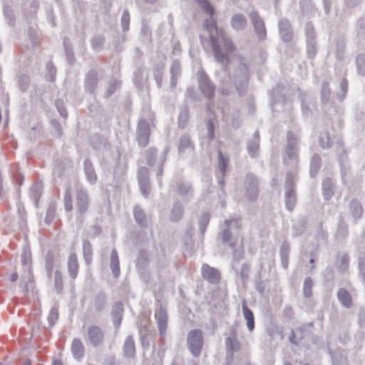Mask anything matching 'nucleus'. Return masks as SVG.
I'll return each mask as SVG.
<instances>
[{"instance_id":"nucleus-1","label":"nucleus","mask_w":365,"mask_h":365,"mask_svg":"<svg viewBox=\"0 0 365 365\" xmlns=\"http://www.w3.org/2000/svg\"><path fill=\"white\" fill-rule=\"evenodd\" d=\"M200 6L210 15V18L204 21L205 29L209 33V39H202L204 48L210 46L216 61L224 66L230 63V56L235 50L231 39L225 32L217 27L213 19L214 9L207 0H195Z\"/></svg>"},{"instance_id":"nucleus-2","label":"nucleus","mask_w":365,"mask_h":365,"mask_svg":"<svg viewBox=\"0 0 365 365\" xmlns=\"http://www.w3.org/2000/svg\"><path fill=\"white\" fill-rule=\"evenodd\" d=\"M21 264L24 267V273L21 279V287L26 293L34 288V277L31 270V253L29 249L25 247L21 255Z\"/></svg>"},{"instance_id":"nucleus-3","label":"nucleus","mask_w":365,"mask_h":365,"mask_svg":"<svg viewBox=\"0 0 365 365\" xmlns=\"http://www.w3.org/2000/svg\"><path fill=\"white\" fill-rule=\"evenodd\" d=\"M187 343L192 354L195 357L199 356L203 344L202 331L200 329L190 331L187 335Z\"/></svg>"},{"instance_id":"nucleus-4","label":"nucleus","mask_w":365,"mask_h":365,"mask_svg":"<svg viewBox=\"0 0 365 365\" xmlns=\"http://www.w3.org/2000/svg\"><path fill=\"white\" fill-rule=\"evenodd\" d=\"M294 175L287 173L286 178L285 202L287 210L292 211L295 207L297 196L294 190Z\"/></svg>"},{"instance_id":"nucleus-5","label":"nucleus","mask_w":365,"mask_h":365,"mask_svg":"<svg viewBox=\"0 0 365 365\" xmlns=\"http://www.w3.org/2000/svg\"><path fill=\"white\" fill-rule=\"evenodd\" d=\"M297 138L294 134L288 133L287 145L285 149L284 161L288 165H294L297 162Z\"/></svg>"},{"instance_id":"nucleus-6","label":"nucleus","mask_w":365,"mask_h":365,"mask_svg":"<svg viewBox=\"0 0 365 365\" xmlns=\"http://www.w3.org/2000/svg\"><path fill=\"white\" fill-rule=\"evenodd\" d=\"M237 61L239 62V67L235 71V83L236 84V88L238 90L239 93L242 95V90L238 87L237 81L239 79L242 81V88L244 89L247 84L249 70L247 62L245 59L238 58Z\"/></svg>"},{"instance_id":"nucleus-7","label":"nucleus","mask_w":365,"mask_h":365,"mask_svg":"<svg viewBox=\"0 0 365 365\" xmlns=\"http://www.w3.org/2000/svg\"><path fill=\"white\" fill-rule=\"evenodd\" d=\"M197 81L201 91L208 98H210L214 96L215 86L208 78L205 71L200 68L197 71Z\"/></svg>"},{"instance_id":"nucleus-8","label":"nucleus","mask_w":365,"mask_h":365,"mask_svg":"<svg viewBox=\"0 0 365 365\" xmlns=\"http://www.w3.org/2000/svg\"><path fill=\"white\" fill-rule=\"evenodd\" d=\"M250 18L258 38L260 40L264 39L267 32L264 21L255 11L250 13Z\"/></svg>"},{"instance_id":"nucleus-9","label":"nucleus","mask_w":365,"mask_h":365,"mask_svg":"<svg viewBox=\"0 0 365 365\" xmlns=\"http://www.w3.org/2000/svg\"><path fill=\"white\" fill-rule=\"evenodd\" d=\"M168 152L166 149L163 153L155 160L156 150L155 148H149L148 150V163L150 166L156 165L157 175L161 176L163 175V165L165 160V155Z\"/></svg>"},{"instance_id":"nucleus-10","label":"nucleus","mask_w":365,"mask_h":365,"mask_svg":"<svg viewBox=\"0 0 365 365\" xmlns=\"http://www.w3.org/2000/svg\"><path fill=\"white\" fill-rule=\"evenodd\" d=\"M150 135V128L148 122L145 120H141L138 123L137 140L142 146H146L149 142Z\"/></svg>"},{"instance_id":"nucleus-11","label":"nucleus","mask_w":365,"mask_h":365,"mask_svg":"<svg viewBox=\"0 0 365 365\" xmlns=\"http://www.w3.org/2000/svg\"><path fill=\"white\" fill-rule=\"evenodd\" d=\"M246 197L255 201L258 197L257 180L253 175H248L245 180Z\"/></svg>"},{"instance_id":"nucleus-12","label":"nucleus","mask_w":365,"mask_h":365,"mask_svg":"<svg viewBox=\"0 0 365 365\" xmlns=\"http://www.w3.org/2000/svg\"><path fill=\"white\" fill-rule=\"evenodd\" d=\"M76 200L78 212L85 213L90 203L87 191L81 187H78L76 191Z\"/></svg>"},{"instance_id":"nucleus-13","label":"nucleus","mask_w":365,"mask_h":365,"mask_svg":"<svg viewBox=\"0 0 365 365\" xmlns=\"http://www.w3.org/2000/svg\"><path fill=\"white\" fill-rule=\"evenodd\" d=\"M138 182L141 193L148 197L150 192L149 172L148 168L141 167L138 170Z\"/></svg>"},{"instance_id":"nucleus-14","label":"nucleus","mask_w":365,"mask_h":365,"mask_svg":"<svg viewBox=\"0 0 365 365\" xmlns=\"http://www.w3.org/2000/svg\"><path fill=\"white\" fill-rule=\"evenodd\" d=\"M155 317L157 321L159 334L161 336L165 335L168 326V314L166 310L163 307H160L155 311Z\"/></svg>"},{"instance_id":"nucleus-15","label":"nucleus","mask_w":365,"mask_h":365,"mask_svg":"<svg viewBox=\"0 0 365 365\" xmlns=\"http://www.w3.org/2000/svg\"><path fill=\"white\" fill-rule=\"evenodd\" d=\"M87 336L90 343L93 346L100 345L103 339V334L101 329L98 327L93 326L88 328Z\"/></svg>"},{"instance_id":"nucleus-16","label":"nucleus","mask_w":365,"mask_h":365,"mask_svg":"<svg viewBox=\"0 0 365 365\" xmlns=\"http://www.w3.org/2000/svg\"><path fill=\"white\" fill-rule=\"evenodd\" d=\"M225 226L222 232V240L224 244H228L232 237V231L239 227V223L236 220H227L225 221Z\"/></svg>"},{"instance_id":"nucleus-17","label":"nucleus","mask_w":365,"mask_h":365,"mask_svg":"<svg viewBox=\"0 0 365 365\" xmlns=\"http://www.w3.org/2000/svg\"><path fill=\"white\" fill-rule=\"evenodd\" d=\"M178 152L181 155H192L193 153L194 145L188 136L184 135L180 138Z\"/></svg>"},{"instance_id":"nucleus-18","label":"nucleus","mask_w":365,"mask_h":365,"mask_svg":"<svg viewBox=\"0 0 365 365\" xmlns=\"http://www.w3.org/2000/svg\"><path fill=\"white\" fill-rule=\"evenodd\" d=\"M202 274L205 279L211 283H217L220 279L219 272L206 264L202 267Z\"/></svg>"},{"instance_id":"nucleus-19","label":"nucleus","mask_w":365,"mask_h":365,"mask_svg":"<svg viewBox=\"0 0 365 365\" xmlns=\"http://www.w3.org/2000/svg\"><path fill=\"white\" fill-rule=\"evenodd\" d=\"M278 26L282 39L286 42L290 41L292 38V31L290 28L289 22L286 19H281L279 21Z\"/></svg>"},{"instance_id":"nucleus-20","label":"nucleus","mask_w":365,"mask_h":365,"mask_svg":"<svg viewBox=\"0 0 365 365\" xmlns=\"http://www.w3.org/2000/svg\"><path fill=\"white\" fill-rule=\"evenodd\" d=\"M173 188L182 197L189 199L192 196V188H191V185H190V183L188 182L178 180L173 185Z\"/></svg>"},{"instance_id":"nucleus-21","label":"nucleus","mask_w":365,"mask_h":365,"mask_svg":"<svg viewBox=\"0 0 365 365\" xmlns=\"http://www.w3.org/2000/svg\"><path fill=\"white\" fill-rule=\"evenodd\" d=\"M230 24L232 28L237 31L244 30L247 24L246 17L239 13L232 15Z\"/></svg>"},{"instance_id":"nucleus-22","label":"nucleus","mask_w":365,"mask_h":365,"mask_svg":"<svg viewBox=\"0 0 365 365\" xmlns=\"http://www.w3.org/2000/svg\"><path fill=\"white\" fill-rule=\"evenodd\" d=\"M242 309L244 318L247 321V327L250 331H252L255 328V318L252 312L247 307V302L243 300L242 302Z\"/></svg>"},{"instance_id":"nucleus-23","label":"nucleus","mask_w":365,"mask_h":365,"mask_svg":"<svg viewBox=\"0 0 365 365\" xmlns=\"http://www.w3.org/2000/svg\"><path fill=\"white\" fill-rule=\"evenodd\" d=\"M123 313V307L122 303L116 302L112 309L113 320L115 326L118 327L120 325Z\"/></svg>"},{"instance_id":"nucleus-24","label":"nucleus","mask_w":365,"mask_h":365,"mask_svg":"<svg viewBox=\"0 0 365 365\" xmlns=\"http://www.w3.org/2000/svg\"><path fill=\"white\" fill-rule=\"evenodd\" d=\"M170 86L175 88L177 84V78L180 74L181 68L178 61H174L170 68Z\"/></svg>"},{"instance_id":"nucleus-25","label":"nucleus","mask_w":365,"mask_h":365,"mask_svg":"<svg viewBox=\"0 0 365 365\" xmlns=\"http://www.w3.org/2000/svg\"><path fill=\"white\" fill-rule=\"evenodd\" d=\"M84 171L87 180L91 184L96 183L97 181V177L93 166L89 160H86L84 161Z\"/></svg>"},{"instance_id":"nucleus-26","label":"nucleus","mask_w":365,"mask_h":365,"mask_svg":"<svg viewBox=\"0 0 365 365\" xmlns=\"http://www.w3.org/2000/svg\"><path fill=\"white\" fill-rule=\"evenodd\" d=\"M259 135L257 131L254 134L253 139L247 143V150L251 157L257 155L259 150Z\"/></svg>"},{"instance_id":"nucleus-27","label":"nucleus","mask_w":365,"mask_h":365,"mask_svg":"<svg viewBox=\"0 0 365 365\" xmlns=\"http://www.w3.org/2000/svg\"><path fill=\"white\" fill-rule=\"evenodd\" d=\"M71 351L76 359H81L84 355V347L79 339H74L71 345Z\"/></svg>"},{"instance_id":"nucleus-28","label":"nucleus","mask_w":365,"mask_h":365,"mask_svg":"<svg viewBox=\"0 0 365 365\" xmlns=\"http://www.w3.org/2000/svg\"><path fill=\"white\" fill-rule=\"evenodd\" d=\"M110 267L113 276L118 277L120 274V267L118 255L115 250H113L111 252Z\"/></svg>"},{"instance_id":"nucleus-29","label":"nucleus","mask_w":365,"mask_h":365,"mask_svg":"<svg viewBox=\"0 0 365 365\" xmlns=\"http://www.w3.org/2000/svg\"><path fill=\"white\" fill-rule=\"evenodd\" d=\"M124 355L127 357H133L135 354V343L131 336H128L123 346Z\"/></svg>"},{"instance_id":"nucleus-30","label":"nucleus","mask_w":365,"mask_h":365,"mask_svg":"<svg viewBox=\"0 0 365 365\" xmlns=\"http://www.w3.org/2000/svg\"><path fill=\"white\" fill-rule=\"evenodd\" d=\"M337 298L340 303L345 307H350L352 300L350 294L345 289H340L337 292Z\"/></svg>"},{"instance_id":"nucleus-31","label":"nucleus","mask_w":365,"mask_h":365,"mask_svg":"<svg viewBox=\"0 0 365 365\" xmlns=\"http://www.w3.org/2000/svg\"><path fill=\"white\" fill-rule=\"evenodd\" d=\"M68 270L70 276L75 279L78 272V264L77 262V257L75 255H71L68 261Z\"/></svg>"},{"instance_id":"nucleus-32","label":"nucleus","mask_w":365,"mask_h":365,"mask_svg":"<svg viewBox=\"0 0 365 365\" xmlns=\"http://www.w3.org/2000/svg\"><path fill=\"white\" fill-rule=\"evenodd\" d=\"M183 215V207L182 205L177 202L174 203L171 212H170V220L173 222L179 221Z\"/></svg>"},{"instance_id":"nucleus-33","label":"nucleus","mask_w":365,"mask_h":365,"mask_svg":"<svg viewBox=\"0 0 365 365\" xmlns=\"http://www.w3.org/2000/svg\"><path fill=\"white\" fill-rule=\"evenodd\" d=\"M133 212L136 222L141 227L145 226L147 225L148 220L144 211L139 206H135L134 207Z\"/></svg>"},{"instance_id":"nucleus-34","label":"nucleus","mask_w":365,"mask_h":365,"mask_svg":"<svg viewBox=\"0 0 365 365\" xmlns=\"http://www.w3.org/2000/svg\"><path fill=\"white\" fill-rule=\"evenodd\" d=\"M333 182L330 178L325 179L322 182V194L325 200H329L333 195Z\"/></svg>"},{"instance_id":"nucleus-35","label":"nucleus","mask_w":365,"mask_h":365,"mask_svg":"<svg viewBox=\"0 0 365 365\" xmlns=\"http://www.w3.org/2000/svg\"><path fill=\"white\" fill-rule=\"evenodd\" d=\"M97 84V73L95 71L89 72L86 78L85 86L89 91H93Z\"/></svg>"},{"instance_id":"nucleus-36","label":"nucleus","mask_w":365,"mask_h":365,"mask_svg":"<svg viewBox=\"0 0 365 365\" xmlns=\"http://www.w3.org/2000/svg\"><path fill=\"white\" fill-rule=\"evenodd\" d=\"M227 167V161L222 156L221 151L218 152V169L220 173L217 175L219 183L222 184L221 177H222L225 173Z\"/></svg>"},{"instance_id":"nucleus-37","label":"nucleus","mask_w":365,"mask_h":365,"mask_svg":"<svg viewBox=\"0 0 365 365\" xmlns=\"http://www.w3.org/2000/svg\"><path fill=\"white\" fill-rule=\"evenodd\" d=\"M305 33H306L307 43H308V49H309V51L310 52V47L312 46L314 48V37H315L314 27L312 24H307L306 25Z\"/></svg>"},{"instance_id":"nucleus-38","label":"nucleus","mask_w":365,"mask_h":365,"mask_svg":"<svg viewBox=\"0 0 365 365\" xmlns=\"http://www.w3.org/2000/svg\"><path fill=\"white\" fill-rule=\"evenodd\" d=\"M226 346L229 351H236L240 349V343L235 334L226 339Z\"/></svg>"},{"instance_id":"nucleus-39","label":"nucleus","mask_w":365,"mask_h":365,"mask_svg":"<svg viewBox=\"0 0 365 365\" xmlns=\"http://www.w3.org/2000/svg\"><path fill=\"white\" fill-rule=\"evenodd\" d=\"M58 262L55 259L54 257L48 253L46 261V269L48 276L51 277L53 269L57 266Z\"/></svg>"},{"instance_id":"nucleus-40","label":"nucleus","mask_w":365,"mask_h":365,"mask_svg":"<svg viewBox=\"0 0 365 365\" xmlns=\"http://www.w3.org/2000/svg\"><path fill=\"white\" fill-rule=\"evenodd\" d=\"M350 210L355 219L359 218L362 214V207L357 200H352L350 203Z\"/></svg>"},{"instance_id":"nucleus-41","label":"nucleus","mask_w":365,"mask_h":365,"mask_svg":"<svg viewBox=\"0 0 365 365\" xmlns=\"http://www.w3.org/2000/svg\"><path fill=\"white\" fill-rule=\"evenodd\" d=\"M83 250L86 262L88 264L92 261V247L89 242L85 241L83 245Z\"/></svg>"},{"instance_id":"nucleus-42","label":"nucleus","mask_w":365,"mask_h":365,"mask_svg":"<svg viewBox=\"0 0 365 365\" xmlns=\"http://www.w3.org/2000/svg\"><path fill=\"white\" fill-rule=\"evenodd\" d=\"M320 167V158L318 155H314L310 163V175L314 177L318 172Z\"/></svg>"},{"instance_id":"nucleus-43","label":"nucleus","mask_w":365,"mask_h":365,"mask_svg":"<svg viewBox=\"0 0 365 365\" xmlns=\"http://www.w3.org/2000/svg\"><path fill=\"white\" fill-rule=\"evenodd\" d=\"M163 69L164 66L163 64H158L154 70V78L158 88H160L162 86Z\"/></svg>"},{"instance_id":"nucleus-44","label":"nucleus","mask_w":365,"mask_h":365,"mask_svg":"<svg viewBox=\"0 0 365 365\" xmlns=\"http://www.w3.org/2000/svg\"><path fill=\"white\" fill-rule=\"evenodd\" d=\"M58 319V312L56 307H52L48 313L47 320L48 322V327L51 328Z\"/></svg>"},{"instance_id":"nucleus-45","label":"nucleus","mask_w":365,"mask_h":365,"mask_svg":"<svg viewBox=\"0 0 365 365\" xmlns=\"http://www.w3.org/2000/svg\"><path fill=\"white\" fill-rule=\"evenodd\" d=\"M63 202L65 210L71 212L73 210V198L71 192L69 190H67L65 192Z\"/></svg>"},{"instance_id":"nucleus-46","label":"nucleus","mask_w":365,"mask_h":365,"mask_svg":"<svg viewBox=\"0 0 365 365\" xmlns=\"http://www.w3.org/2000/svg\"><path fill=\"white\" fill-rule=\"evenodd\" d=\"M356 63L358 73L361 75H365V56L360 54L356 57Z\"/></svg>"},{"instance_id":"nucleus-47","label":"nucleus","mask_w":365,"mask_h":365,"mask_svg":"<svg viewBox=\"0 0 365 365\" xmlns=\"http://www.w3.org/2000/svg\"><path fill=\"white\" fill-rule=\"evenodd\" d=\"M188 120V110L187 108H182L180 110L178 116L179 126L183 128Z\"/></svg>"},{"instance_id":"nucleus-48","label":"nucleus","mask_w":365,"mask_h":365,"mask_svg":"<svg viewBox=\"0 0 365 365\" xmlns=\"http://www.w3.org/2000/svg\"><path fill=\"white\" fill-rule=\"evenodd\" d=\"M313 287V282L311 278L307 277L305 279L304 282L303 292L304 295L306 297H310L312 296V289Z\"/></svg>"},{"instance_id":"nucleus-49","label":"nucleus","mask_w":365,"mask_h":365,"mask_svg":"<svg viewBox=\"0 0 365 365\" xmlns=\"http://www.w3.org/2000/svg\"><path fill=\"white\" fill-rule=\"evenodd\" d=\"M54 282L57 292H60L63 289V283L61 274L57 269L55 270L54 272Z\"/></svg>"},{"instance_id":"nucleus-50","label":"nucleus","mask_w":365,"mask_h":365,"mask_svg":"<svg viewBox=\"0 0 365 365\" xmlns=\"http://www.w3.org/2000/svg\"><path fill=\"white\" fill-rule=\"evenodd\" d=\"M31 191L32 192L34 202L36 205H37V202L41 195L42 186L40 184H35L31 187Z\"/></svg>"},{"instance_id":"nucleus-51","label":"nucleus","mask_w":365,"mask_h":365,"mask_svg":"<svg viewBox=\"0 0 365 365\" xmlns=\"http://www.w3.org/2000/svg\"><path fill=\"white\" fill-rule=\"evenodd\" d=\"M349 258L347 255H342L338 257L337 264L339 268L341 270H346L348 267Z\"/></svg>"},{"instance_id":"nucleus-52","label":"nucleus","mask_w":365,"mask_h":365,"mask_svg":"<svg viewBox=\"0 0 365 365\" xmlns=\"http://www.w3.org/2000/svg\"><path fill=\"white\" fill-rule=\"evenodd\" d=\"M320 146L323 148H328L331 146L330 138L327 133L322 134L319 138Z\"/></svg>"},{"instance_id":"nucleus-53","label":"nucleus","mask_w":365,"mask_h":365,"mask_svg":"<svg viewBox=\"0 0 365 365\" xmlns=\"http://www.w3.org/2000/svg\"><path fill=\"white\" fill-rule=\"evenodd\" d=\"M46 69L48 71V73L46 75L47 80L49 81H53L55 79L56 68L51 63H48L46 65Z\"/></svg>"},{"instance_id":"nucleus-54","label":"nucleus","mask_w":365,"mask_h":365,"mask_svg":"<svg viewBox=\"0 0 365 365\" xmlns=\"http://www.w3.org/2000/svg\"><path fill=\"white\" fill-rule=\"evenodd\" d=\"M130 22V15L128 11H124L121 17L122 28L124 31L128 30Z\"/></svg>"},{"instance_id":"nucleus-55","label":"nucleus","mask_w":365,"mask_h":365,"mask_svg":"<svg viewBox=\"0 0 365 365\" xmlns=\"http://www.w3.org/2000/svg\"><path fill=\"white\" fill-rule=\"evenodd\" d=\"M287 255H288V247L285 243L282 245V247L281 248V257H282V264L284 268L287 266Z\"/></svg>"},{"instance_id":"nucleus-56","label":"nucleus","mask_w":365,"mask_h":365,"mask_svg":"<svg viewBox=\"0 0 365 365\" xmlns=\"http://www.w3.org/2000/svg\"><path fill=\"white\" fill-rule=\"evenodd\" d=\"M30 83L29 78L27 76H21L19 79V86L21 91H25Z\"/></svg>"},{"instance_id":"nucleus-57","label":"nucleus","mask_w":365,"mask_h":365,"mask_svg":"<svg viewBox=\"0 0 365 365\" xmlns=\"http://www.w3.org/2000/svg\"><path fill=\"white\" fill-rule=\"evenodd\" d=\"M209 222V216L207 214H204L200 219V228L202 232H203L206 228V226Z\"/></svg>"},{"instance_id":"nucleus-58","label":"nucleus","mask_w":365,"mask_h":365,"mask_svg":"<svg viewBox=\"0 0 365 365\" xmlns=\"http://www.w3.org/2000/svg\"><path fill=\"white\" fill-rule=\"evenodd\" d=\"M330 94V90L326 83H323L322 88V97L323 101H327Z\"/></svg>"},{"instance_id":"nucleus-59","label":"nucleus","mask_w":365,"mask_h":365,"mask_svg":"<svg viewBox=\"0 0 365 365\" xmlns=\"http://www.w3.org/2000/svg\"><path fill=\"white\" fill-rule=\"evenodd\" d=\"M207 127L208 130V137L210 139L214 138V123L211 119H209L207 123Z\"/></svg>"},{"instance_id":"nucleus-60","label":"nucleus","mask_w":365,"mask_h":365,"mask_svg":"<svg viewBox=\"0 0 365 365\" xmlns=\"http://www.w3.org/2000/svg\"><path fill=\"white\" fill-rule=\"evenodd\" d=\"M233 254L234 257L237 259H240L243 257L244 251L241 244L238 245L237 249L234 250Z\"/></svg>"},{"instance_id":"nucleus-61","label":"nucleus","mask_w":365,"mask_h":365,"mask_svg":"<svg viewBox=\"0 0 365 365\" xmlns=\"http://www.w3.org/2000/svg\"><path fill=\"white\" fill-rule=\"evenodd\" d=\"M120 85V82L117 80H113L110 82V85L109 88H108L107 93L110 96L113 94L115 90V88Z\"/></svg>"},{"instance_id":"nucleus-62","label":"nucleus","mask_w":365,"mask_h":365,"mask_svg":"<svg viewBox=\"0 0 365 365\" xmlns=\"http://www.w3.org/2000/svg\"><path fill=\"white\" fill-rule=\"evenodd\" d=\"M359 267L363 279L365 282V259L364 257L359 258Z\"/></svg>"},{"instance_id":"nucleus-63","label":"nucleus","mask_w":365,"mask_h":365,"mask_svg":"<svg viewBox=\"0 0 365 365\" xmlns=\"http://www.w3.org/2000/svg\"><path fill=\"white\" fill-rule=\"evenodd\" d=\"M54 212H55V208L51 206L49 207L47 214H46V218H45V221L46 222L50 223L52 221L53 216H54Z\"/></svg>"},{"instance_id":"nucleus-64","label":"nucleus","mask_w":365,"mask_h":365,"mask_svg":"<svg viewBox=\"0 0 365 365\" xmlns=\"http://www.w3.org/2000/svg\"><path fill=\"white\" fill-rule=\"evenodd\" d=\"M103 38L101 36H96L92 40V46L94 48L101 47L103 45Z\"/></svg>"}]
</instances>
